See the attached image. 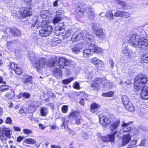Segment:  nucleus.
<instances>
[{"instance_id": "f03ea898", "label": "nucleus", "mask_w": 148, "mask_h": 148, "mask_svg": "<svg viewBox=\"0 0 148 148\" xmlns=\"http://www.w3.org/2000/svg\"><path fill=\"white\" fill-rule=\"evenodd\" d=\"M68 117L70 120L75 119V121L74 122H71L69 121V120L62 118H61V121L62 123L61 125V127L62 128L65 129V131L69 133L74 134L75 133L74 132L69 129L68 127V126L71 123L73 124L74 123L77 124H79L80 123L81 117L80 116V112L78 111H73L70 113Z\"/></svg>"}, {"instance_id": "aec40b11", "label": "nucleus", "mask_w": 148, "mask_h": 148, "mask_svg": "<svg viewBox=\"0 0 148 148\" xmlns=\"http://www.w3.org/2000/svg\"><path fill=\"white\" fill-rule=\"evenodd\" d=\"M131 139L130 134H127L124 135L122 138V145H124L129 143Z\"/></svg>"}, {"instance_id": "052dcab7", "label": "nucleus", "mask_w": 148, "mask_h": 148, "mask_svg": "<svg viewBox=\"0 0 148 148\" xmlns=\"http://www.w3.org/2000/svg\"><path fill=\"white\" fill-rule=\"evenodd\" d=\"M80 38H71V40L73 42H77L79 40Z\"/></svg>"}, {"instance_id": "473e14b6", "label": "nucleus", "mask_w": 148, "mask_h": 148, "mask_svg": "<svg viewBox=\"0 0 148 148\" xmlns=\"http://www.w3.org/2000/svg\"><path fill=\"white\" fill-rule=\"evenodd\" d=\"M105 15L107 18L110 19V20H113L114 19V15L113 14L112 12L110 11H108L107 12Z\"/></svg>"}, {"instance_id": "393cba45", "label": "nucleus", "mask_w": 148, "mask_h": 148, "mask_svg": "<svg viewBox=\"0 0 148 148\" xmlns=\"http://www.w3.org/2000/svg\"><path fill=\"white\" fill-rule=\"evenodd\" d=\"M10 32H11L12 34L14 36H21L20 31L16 28L10 29Z\"/></svg>"}, {"instance_id": "20e7f679", "label": "nucleus", "mask_w": 148, "mask_h": 148, "mask_svg": "<svg viewBox=\"0 0 148 148\" xmlns=\"http://www.w3.org/2000/svg\"><path fill=\"white\" fill-rule=\"evenodd\" d=\"M30 60L33 64V66L36 68L38 71L40 69L43 68L47 65L46 60L45 58H40L38 62V60L36 56L32 57Z\"/></svg>"}, {"instance_id": "39448f33", "label": "nucleus", "mask_w": 148, "mask_h": 148, "mask_svg": "<svg viewBox=\"0 0 148 148\" xmlns=\"http://www.w3.org/2000/svg\"><path fill=\"white\" fill-rule=\"evenodd\" d=\"M12 131L4 125L0 126V139L2 141L6 140L11 138Z\"/></svg>"}, {"instance_id": "72a5a7b5", "label": "nucleus", "mask_w": 148, "mask_h": 148, "mask_svg": "<svg viewBox=\"0 0 148 148\" xmlns=\"http://www.w3.org/2000/svg\"><path fill=\"white\" fill-rule=\"evenodd\" d=\"M90 49H86L84 50L83 52L84 56L87 57L88 56L91 55V50Z\"/></svg>"}, {"instance_id": "6e6552de", "label": "nucleus", "mask_w": 148, "mask_h": 148, "mask_svg": "<svg viewBox=\"0 0 148 148\" xmlns=\"http://www.w3.org/2000/svg\"><path fill=\"white\" fill-rule=\"evenodd\" d=\"M87 41L90 47L93 51V52L97 53H102L103 50L95 45L94 40L90 38H87Z\"/></svg>"}, {"instance_id": "4c0bfd02", "label": "nucleus", "mask_w": 148, "mask_h": 148, "mask_svg": "<svg viewBox=\"0 0 148 148\" xmlns=\"http://www.w3.org/2000/svg\"><path fill=\"white\" fill-rule=\"evenodd\" d=\"M114 94V92L113 91H110L108 92L103 93L102 95L105 97H109L112 96Z\"/></svg>"}, {"instance_id": "c85d7f7f", "label": "nucleus", "mask_w": 148, "mask_h": 148, "mask_svg": "<svg viewBox=\"0 0 148 148\" xmlns=\"http://www.w3.org/2000/svg\"><path fill=\"white\" fill-rule=\"evenodd\" d=\"M121 100L124 106L128 104L129 102V98L127 96L125 95H123L122 96Z\"/></svg>"}, {"instance_id": "ddd939ff", "label": "nucleus", "mask_w": 148, "mask_h": 148, "mask_svg": "<svg viewBox=\"0 0 148 148\" xmlns=\"http://www.w3.org/2000/svg\"><path fill=\"white\" fill-rule=\"evenodd\" d=\"M91 61L93 64L96 65L97 68L99 69H101L104 67V63L96 58H92Z\"/></svg>"}, {"instance_id": "79ce46f5", "label": "nucleus", "mask_w": 148, "mask_h": 148, "mask_svg": "<svg viewBox=\"0 0 148 148\" xmlns=\"http://www.w3.org/2000/svg\"><path fill=\"white\" fill-rule=\"evenodd\" d=\"M8 86L6 85H3L0 86V91L5 92L8 89Z\"/></svg>"}, {"instance_id": "680f3d73", "label": "nucleus", "mask_w": 148, "mask_h": 148, "mask_svg": "<svg viewBox=\"0 0 148 148\" xmlns=\"http://www.w3.org/2000/svg\"><path fill=\"white\" fill-rule=\"evenodd\" d=\"M109 63L110 64V67L111 68H113L114 67V63L112 61V60H110L109 61Z\"/></svg>"}, {"instance_id": "a211bd4d", "label": "nucleus", "mask_w": 148, "mask_h": 148, "mask_svg": "<svg viewBox=\"0 0 148 148\" xmlns=\"http://www.w3.org/2000/svg\"><path fill=\"white\" fill-rule=\"evenodd\" d=\"M40 105V103L38 101H34L29 105L28 108L34 112L36 110V108Z\"/></svg>"}, {"instance_id": "2f4dec72", "label": "nucleus", "mask_w": 148, "mask_h": 148, "mask_svg": "<svg viewBox=\"0 0 148 148\" xmlns=\"http://www.w3.org/2000/svg\"><path fill=\"white\" fill-rule=\"evenodd\" d=\"M88 10L89 13V16L90 19H92L94 16V10L92 8V7L91 6L89 7Z\"/></svg>"}, {"instance_id": "a19ab883", "label": "nucleus", "mask_w": 148, "mask_h": 148, "mask_svg": "<svg viewBox=\"0 0 148 148\" xmlns=\"http://www.w3.org/2000/svg\"><path fill=\"white\" fill-rule=\"evenodd\" d=\"M18 75H21L23 72L22 69L20 67L17 66L14 71Z\"/></svg>"}, {"instance_id": "a18cd8bd", "label": "nucleus", "mask_w": 148, "mask_h": 148, "mask_svg": "<svg viewBox=\"0 0 148 148\" xmlns=\"http://www.w3.org/2000/svg\"><path fill=\"white\" fill-rule=\"evenodd\" d=\"M25 78L24 77V80H25V82H30L32 80V77L28 75H26Z\"/></svg>"}, {"instance_id": "69168bd1", "label": "nucleus", "mask_w": 148, "mask_h": 148, "mask_svg": "<svg viewBox=\"0 0 148 148\" xmlns=\"http://www.w3.org/2000/svg\"><path fill=\"white\" fill-rule=\"evenodd\" d=\"M39 126L41 130H43L45 127L44 125L40 123L39 124Z\"/></svg>"}, {"instance_id": "f3484780", "label": "nucleus", "mask_w": 148, "mask_h": 148, "mask_svg": "<svg viewBox=\"0 0 148 148\" xmlns=\"http://www.w3.org/2000/svg\"><path fill=\"white\" fill-rule=\"evenodd\" d=\"M38 22V20H36L35 23L32 25V27H34L36 26V27L37 29L41 28H44L45 27H46V26H47V25H49L47 23V22L46 20L43 21L41 22H39L38 23L36 24V23Z\"/></svg>"}, {"instance_id": "5701e85b", "label": "nucleus", "mask_w": 148, "mask_h": 148, "mask_svg": "<svg viewBox=\"0 0 148 148\" xmlns=\"http://www.w3.org/2000/svg\"><path fill=\"white\" fill-rule=\"evenodd\" d=\"M99 105L95 103L94 102L90 105V111L92 113H94L97 111V109L100 108Z\"/></svg>"}, {"instance_id": "c03bdc74", "label": "nucleus", "mask_w": 148, "mask_h": 148, "mask_svg": "<svg viewBox=\"0 0 148 148\" xmlns=\"http://www.w3.org/2000/svg\"><path fill=\"white\" fill-rule=\"evenodd\" d=\"M68 106L64 105L61 108L62 112L63 113H66L68 111Z\"/></svg>"}, {"instance_id": "4d7b16f0", "label": "nucleus", "mask_w": 148, "mask_h": 148, "mask_svg": "<svg viewBox=\"0 0 148 148\" xmlns=\"http://www.w3.org/2000/svg\"><path fill=\"white\" fill-rule=\"evenodd\" d=\"M82 136L84 139H87L88 137L87 134L84 132H82Z\"/></svg>"}, {"instance_id": "58836bf2", "label": "nucleus", "mask_w": 148, "mask_h": 148, "mask_svg": "<svg viewBox=\"0 0 148 148\" xmlns=\"http://www.w3.org/2000/svg\"><path fill=\"white\" fill-rule=\"evenodd\" d=\"M74 79V78L73 77L68 78L63 80L62 81L63 83L64 84H67L71 82Z\"/></svg>"}, {"instance_id": "774afa93", "label": "nucleus", "mask_w": 148, "mask_h": 148, "mask_svg": "<svg viewBox=\"0 0 148 148\" xmlns=\"http://www.w3.org/2000/svg\"><path fill=\"white\" fill-rule=\"evenodd\" d=\"M3 83L4 84H5L6 82H4L3 81V79L2 78V77L0 76V83Z\"/></svg>"}, {"instance_id": "412c9836", "label": "nucleus", "mask_w": 148, "mask_h": 148, "mask_svg": "<svg viewBox=\"0 0 148 148\" xmlns=\"http://www.w3.org/2000/svg\"><path fill=\"white\" fill-rule=\"evenodd\" d=\"M120 123V121L119 120H118L114 122L110 125V127L111 131L112 132V133L114 132H117V131H114L118 127Z\"/></svg>"}, {"instance_id": "6ab92c4d", "label": "nucleus", "mask_w": 148, "mask_h": 148, "mask_svg": "<svg viewBox=\"0 0 148 148\" xmlns=\"http://www.w3.org/2000/svg\"><path fill=\"white\" fill-rule=\"evenodd\" d=\"M52 71L53 75L57 79L62 75V70L59 68L54 67Z\"/></svg>"}, {"instance_id": "9b49d317", "label": "nucleus", "mask_w": 148, "mask_h": 148, "mask_svg": "<svg viewBox=\"0 0 148 148\" xmlns=\"http://www.w3.org/2000/svg\"><path fill=\"white\" fill-rule=\"evenodd\" d=\"M21 16L25 18L27 16H30L32 14V10L31 8H21L19 11Z\"/></svg>"}, {"instance_id": "b1692460", "label": "nucleus", "mask_w": 148, "mask_h": 148, "mask_svg": "<svg viewBox=\"0 0 148 148\" xmlns=\"http://www.w3.org/2000/svg\"><path fill=\"white\" fill-rule=\"evenodd\" d=\"M48 109L46 107H43L40 109V115L42 116H46L48 114Z\"/></svg>"}, {"instance_id": "de8ad7c7", "label": "nucleus", "mask_w": 148, "mask_h": 148, "mask_svg": "<svg viewBox=\"0 0 148 148\" xmlns=\"http://www.w3.org/2000/svg\"><path fill=\"white\" fill-rule=\"evenodd\" d=\"M117 2V3L120 5L122 6V8L124 9H126V4L123 1H118Z\"/></svg>"}, {"instance_id": "f257e3e1", "label": "nucleus", "mask_w": 148, "mask_h": 148, "mask_svg": "<svg viewBox=\"0 0 148 148\" xmlns=\"http://www.w3.org/2000/svg\"><path fill=\"white\" fill-rule=\"evenodd\" d=\"M129 42L133 47H138L144 49H148V41L143 38H130ZM141 61L143 63H147L148 62V53H146L141 55Z\"/></svg>"}, {"instance_id": "3c124183", "label": "nucleus", "mask_w": 148, "mask_h": 148, "mask_svg": "<svg viewBox=\"0 0 148 148\" xmlns=\"http://www.w3.org/2000/svg\"><path fill=\"white\" fill-rule=\"evenodd\" d=\"M72 32L71 30L70 29L69 30H67L66 33V37H70L71 36H72Z\"/></svg>"}, {"instance_id": "13d9d810", "label": "nucleus", "mask_w": 148, "mask_h": 148, "mask_svg": "<svg viewBox=\"0 0 148 148\" xmlns=\"http://www.w3.org/2000/svg\"><path fill=\"white\" fill-rule=\"evenodd\" d=\"M44 12L45 14L44 15L45 17L44 18H45L46 16L49 17V16H50L51 15V13L50 12H48V11H47Z\"/></svg>"}, {"instance_id": "bb28decb", "label": "nucleus", "mask_w": 148, "mask_h": 148, "mask_svg": "<svg viewBox=\"0 0 148 148\" xmlns=\"http://www.w3.org/2000/svg\"><path fill=\"white\" fill-rule=\"evenodd\" d=\"M24 142L25 143L29 144H34L36 143V140L31 138H27L25 139Z\"/></svg>"}, {"instance_id": "bf43d9fd", "label": "nucleus", "mask_w": 148, "mask_h": 148, "mask_svg": "<svg viewBox=\"0 0 148 148\" xmlns=\"http://www.w3.org/2000/svg\"><path fill=\"white\" fill-rule=\"evenodd\" d=\"M24 138V137L19 136L17 138V141L18 143H19L21 142Z\"/></svg>"}, {"instance_id": "4468645a", "label": "nucleus", "mask_w": 148, "mask_h": 148, "mask_svg": "<svg viewBox=\"0 0 148 148\" xmlns=\"http://www.w3.org/2000/svg\"><path fill=\"white\" fill-rule=\"evenodd\" d=\"M141 90L140 94L141 98L143 99H148V87L146 86H145L141 88L139 90Z\"/></svg>"}, {"instance_id": "f8f14e48", "label": "nucleus", "mask_w": 148, "mask_h": 148, "mask_svg": "<svg viewBox=\"0 0 148 148\" xmlns=\"http://www.w3.org/2000/svg\"><path fill=\"white\" fill-rule=\"evenodd\" d=\"M86 6L84 3L78 4L75 9V12L78 15L82 16L86 10Z\"/></svg>"}, {"instance_id": "f704fd0d", "label": "nucleus", "mask_w": 148, "mask_h": 148, "mask_svg": "<svg viewBox=\"0 0 148 148\" xmlns=\"http://www.w3.org/2000/svg\"><path fill=\"white\" fill-rule=\"evenodd\" d=\"M83 33L80 32L79 31H77L74 33L72 36V37H86V36L84 35ZM87 36H86V37Z\"/></svg>"}, {"instance_id": "cd10ccee", "label": "nucleus", "mask_w": 148, "mask_h": 148, "mask_svg": "<svg viewBox=\"0 0 148 148\" xmlns=\"http://www.w3.org/2000/svg\"><path fill=\"white\" fill-rule=\"evenodd\" d=\"M93 28L95 33L97 36H101L103 32L102 29L99 28H96L94 26H93Z\"/></svg>"}, {"instance_id": "8fccbe9b", "label": "nucleus", "mask_w": 148, "mask_h": 148, "mask_svg": "<svg viewBox=\"0 0 148 148\" xmlns=\"http://www.w3.org/2000/svg\"><path fill=\"white\" fill-rule=\"evenodd\" d=\"M10 68L13 70L14 71L15 69L17 67L16 64L14 62H11L10 65Z\"/></svg>"}, {"instance_id": "c9c22d12", "label": "nucleus", "mask_w": 148, "mask_h": 148, "mask_svg": "<svg viewBox=\"0 0 148 148\" xmlns=\"http://www.w3.org/2000/svg\"><path fill=\"white\" fill-rule=\"evenodd\" d=\"M112 83L109 82H106L103 84L102 87L105 89L109 88H111L112 86Z\"/></svg>"}, {"instance_id": "7c9ffc66", "label": "nucleus", "mask_w": 148, "mask_h": 148, "mask_svg": "<svg viewBox=\"0 0 148 148\" xmlns=\"http://www.w3.org/2000/svg\"><path fill=\"white\" fill-rule=\"evenodd\" d=\"M62 17V15L61 14H57L56 17L53 19V23H56L61 20Z\"/></svg>"}, {"instance_id": "1a4fd4ad", "label": "nucleus", "mask_w": 148, "mask_h": 148, "mask_svg": "<svg viewBox=\"0 0 148 148\" xmlns=\"http://www.w3.org/2000/svg\"><path fill=\"white\" fill-rule=\"evenodd\" d=\"M103 80L102 79L96 78L92 82L91 84V87L94 89L98 90L102 87Z\"/></svg>"}, {"instance_id": "a878e982", "label": "nucleus", "mask_w": 148, "mask_h": 148, "mask_svg": "<svg viewBox=\"0 0 148 148\" xmlns=\"http://www.w3.org/2000/svg\"><path fill=\"white\" fill-rule=\"evenodd\" d=\"M123 53L128 56H130L132 53V51L129 49L128 47H124L122 50Z\"/></svg>"}, {"instance_id": "338daca9", "label": "nucleus", "mask_w": 148, "mask_h": 148, "mask_svg": "<svg viewBox=\"0 0 148 148\" xmlns=\"http://www.w3.org/2000/svg\"><path fill=\"white\" fill-rule=\"evenodd\" d=\"M59 0H56L55 1H54L53 3V6L54 7H56L57 6L58 4V3Z\"/></svg>"}, {"instance_id": "7ed1b4c3", "label": "nucleus", "mask_w": 148, "mask_h": 148, "mask_svg": "<svg viewBox=\"0 0 148 148\" xmlns=\"http://www.w3.org/2000/svg\"><path fill=\"white\" fill-rule=\"evenodd\" d=\"M147 76L144 75H138L134 79V89L136 90H139L141 88L145 86V84L147 81Z\"/></svg>"}, {"instance_id": "9d476101", "label": "nucleus", "mask_w": 148, "mask_h": 148, "mask_svg": "<svg viewBox=\"0 0 148 148\" xmlns=\"http://www.w3.org/2000/svg\"><path fill=\"white\" fill-rule=\"evenodd\" d=\"M46 27H45L39 31V34L42 37H46L48 36L53 30L52 26L50 25H48Z\"/></svg>"}, {"instance_id": "4be33fe9", "label": "nucleus", "mask_w": 148, "mask_h": 148, "mask_svg": "<svg viewBox=\"0 0 148 148\" xmlns=\"http://www.w3.org/2000/svg\"><path fill=\"white\" fill-rule=\"evenodd\" d=\"M84 45L83 43H79L72 48V51L75 53L79 51L81 49L84 47Z\"/></svg>"}, {"instance_id": "423d86ee", "label": "nucleus", "mask_w": 148, "mask_h": 148, "mask_svg": "<svg viewBox=\"0 0 148 148\" xmlns=\"http://www.w3.org/2000/svg\"><path fill=\"white\" fill-rule=\"evenodd\" d=\"M56 59L59 60L58 65L59 67L61 68H64L65 66H68L71 68L73 67L75 64L74 62L62 57H57Z\"/></svg>"}, {"instance_id": "2eb2a0df", "label": "nucleus", "mask_w": 148, "mask_h": 148, "mask_svg": "<svg viewBox=\"0 0 148 148\" xmlns=\"http://www.w3.org/2000/svg\"><path fill=\"white\" fill-rule=\"evenodd\" d=\"M116 134V132H114L112 134H108L106 136H102L101 140L103 142H112L114 141V135Z\"/></svg>"}, {"instance_id": "603ef678", "label": "nucleus", "mask_w": 148, "mask_h": 148, "mask_svg": "<svg viewBox=\"0 0 148 148\" xmlns=\"http://www.w3.org/2000/svg\"><path fill=\"white\" fill-rule=\"evenodd\" d=\"M73 88L77 89L80 88L79 84L77 82H75L73 84Z\"/></svg>"}, {"instance_id": "37998d69", "label": "nucleus", "mask_w": 148, "mask_h": 148, "mask_svg": "<svg viewBox=\"0 0 148 148\" xmlns=\"http://www.w3.org/2000/svg\"><path fill=\"white\" fill-rule=\"evenodd\" d=\"M62 29H64V28H62L61 27L59 28L58 27H56L55 32V33L56 35L59 36L60 34V32L61 31Z\"/></svg>"}, {"instance_id": "09e8293b", "label": "nucleus", "mask_w": 148, "mask_h": 148, "mask_svg": "<svg viewBox=\"0 0 148 148\" xmlns=\"http://www.w3.org/2000/svg\"><path fill=\"white\" fill-rule=\"evenodd\" d=\"M122 14V17L128 18L130 16V15L128 12H126L125 11H123Z\"/></svg>"}, {"instance_id": "e2e57ef3", "label": "nucleus", "mask_w": 148, "mask_h": 148, "mask_svg": "<svg viewBox=\"0 0 148 148\" xmlns=\"http://www.w3.org/2000/svg\"><path fill=\"white\" fill-rule=\"evenodd\" d=\"M19 113L21 114H26V112L24 111V110L22 108H21L19 110Z\"/></svg>"}, {"instance_id": "49530a36", "label": "nucleus", "mask_w": 148, "mask_h": 148, "mask_svg": "<svg viewBox=\"0 0 148 148\" xmlns=\"http://www.w3.org/2000/svg\"><path fill=\"white\" fill-rule=\"evenodd\" d=\"M23 132L26 134H29L32 133L31 130L28 129H24L23 130Z\"/></svg>"}, {"instance_id": "dca6fc26", "label": "nucleus", "mask_w": 148, "mask_h": 148, "mask_svg": "<svg viewBox=\"0 0 148 148\" xmlns=\"http://www.w3.org/2000/svg\"><path fill=\"white\" fill-rule=\"evenodd\" d=\"M99 121L100 124L103 127L109 124L111 121L109 117L105 116H103L99 118Z\"/></svg>"}, {"instance_id": "0eeeda50", "label": "nucleus", "mask_w": 148, "mask_h": 148, "mask_svg": "<svg viewBox=\"0 0 148 148\" xmlns=\"http://www.w3.org/2000/svg\"><path fill=\"white\" fill-rule=\"evenodd\" d=\"M132 123L131 122H129L126 123L124 121H123L122 123V128L118 132H116V136L120 138L121 137V135H122L123 133L130 132L131 130L132 129L131 127L129 126Z\"/></svg>"}, {"instance_id": "c756f323", "label": "nucleus", "mask_w": 148, "mask_h": 148, "mask_svg": "<svg viewBox=\"0 0 148 148\" xmlns=\"http://www.w3.org/2000/svg\"><path fill=\"white\" fill-rule=\"evenodd\" d=\"M125 106L130 112L133 111L134 110V107L131 102H129L128 104Z\"/></svg>"}, {"instance_id": "864d4df0", "label": "nucleus", "mask_w": 148, "mask_h": 148, "mask_svg": "<svg viewBox=\"0 0 148 148\" xmlns=\"http://www.w3.org/2000/svg\"><path fill=\"white\" fill-rule=\"evenodd\" d=\"M23 97L25 98H28L30 96V94L27 92H22Z\"/></svg>"}, {"instance_id": "0e129e2a", "label": "nucleus", "mask_w": 148, "mask_h": 148, "mask_svg": "<svg viewBox=\"0 0 148 148\" xmlns=\"http://www.w3.org/2000/svg\"><path fill=\"white\" fill-rule=\"evenodd\" d=\"M13 128L15 131H19L21 130V129L19 127L14 126Z\"/></svg>"}, {"instance_id": "6e6d98bb", "label": "nucleus", "mask_w": 148, "mask_h": 148, "mask_svg": "<svg viewBox=\"0 0 148 148\" xmlns=\"http://www.w3.org/2000/svg\"><path fill=\"white\" fill-rule=\"evenodd\" d=\"M94 70L93 68H88L87 69L88 72L87 73H88L90 75H91L92 74V71Z\"/></svg>"}, {"instance_id": "ea45409f", "label": "nucleus", "mask_w": 148, "mask_h": 148, "mask_svg": "<svg viewBox=\"0 0 148 148\" xmlns=\"http://www.w3.org/2000/svg\"><path fill=\"white\" fill-rule=\"evenodd\" d=\"M123 11L120 10H117L114 13V16L115 17H122Z\"/></svg>"}, {"instance_id": "5fc2aeb1", "label": "nucleus", "mask_w": 148, "mask_h": 148, "mask_svg": "<svg viewBox=\"0 0 148 148\" xmlns=\"http://www.w3.org/2000/svg\"><path fill=\"white\" fill-rule=\"evenodd\" d=\"M12 120L10 117H8L6 118L5 123L7 124H11L12 123Z\"/></svg>"}, {"instance_id": "e433bc0d", "label": "nucleus", "mask_w": 148, "mask_h": 148, "mask_svg": "<svg viewBox=\"0 0 148 148\" xmlns=\"http://www.w3.org/2000/svg\"><path fill=\"white\" fill-rule=\"evenodd\" d=\"M14 96V92H8L6 95L5 97L8 99H12Z\"/></svg>"}]
</instances>
